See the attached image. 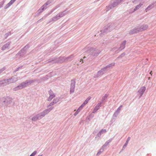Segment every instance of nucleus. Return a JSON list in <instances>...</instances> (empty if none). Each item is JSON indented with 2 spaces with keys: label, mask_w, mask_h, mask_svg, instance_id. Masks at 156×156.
Returning <instances> with one entry per match:
<instances>
[{
  "label": "nucleus",
  "mask_w": 156,
  "mask_h": 156,
  "mask_svg": "<svg viewBox=\"0 0 156 156\" xmlns=\"http://www.w3.org/2000/svg\"><path fill=\"white\" fill-rule=\"evenodd\" d=\"M78 113V112L77 113H76H76H75V115H76Z\"/></svg>",
  "instance_id": "bb28decb"
},
{
  "label": "nucleus",
  "mask_w": 156,
  "mask_h": 156,
  "mask_svg": "<svg viewBox=\"0 0 156 156\" xmlns=\"http://www.w3.org/2000/svg\"><path fill=\"white\" fill-rule=\"evenodd\" d=\"M5 69V67H3L0 69V74L3 71H4Z\"/></svg>",
  "instance_id": "2eb2a0df"
},
{
  "label": "nucleus",
  "mask_w": 156,
  "mask_h": 156,
  "mask_svg": "<svg viewBox=\"0 0 156 156\" xmlns=\"http://www.w3.org/2000/svg\"><path fill=\"white\" fill-rule=\"evenodd\" d=\"M28 83L27 82V83H23L22 84V85L23 86L22 87H25L27 86V85L28 84Z\"/></svg>",
  "instance_id": "ddd939ff"
},
{
  "label": "nucleus",
  "mask_w": 156,
  "mask_h": 156,
  "mask_svg": "<svg viewBox=\"0 0 156 156\" xmlns=\"http://www.w3.org/2000/svg\"><path fill=\"white\" fill-rule=\"evenodd\" d=\"M3 4V3L2 2H1L0 3V8L2 7Z\"/></svg>",
  "instance_id": "412c9836"
},
{
  "label": "nucleus",
  "mask_w": 156,
  "mask_h": 156,
  "mask_svg": "<svg viewBox=\"0 0 156 156\" xmlns=\"http://www.w3.org/2000/svg\"><path fill=\"white\" fill-rule=\"evenodd\" d=\"M10 45V43L8 42L4 45L2 48V50L3 51L7 49H9Z\"/></svg>",
  "instance_id": "39448f33"
},
{
  "label": "nucleus",
  "mask_w": 156,
  "mask_h": 156,
  "mask_svg": "<svg viewBox=\"0 0 156 156\" xmlns=\"http://www.w3.org/2000/svg\"><path fill=\"white\" fill-rule=\"evenodd\" d=\"M37 119V118H32V120H35Z\"/></svg>",
  "instance_id": "5701e85b"
},
{
  "label": "nucleus",
  "mask_w": 156,
  "mask_h": 156,
  "mask_svg": "<svg viewBox=\"0 0 156 156\" xmlns=\"http://www.w3.org/2000/svg\"><path fill=\"white\" fill-rule=\"evenodd\" d=\"M150 79V77L148 78V79L149 80Z\"/></svg>",
  "instance_id": "c85d7f7f"
},
{
  "label": "nucleus",
  "mask_w": 156,
  "mask_h": 156,
  "mask_svg": "<svg viewBox=\"0 0 156 156\" xmlns=\"http://www.w3.org/2000/svg\"><path fill=\"white\" fill-rule=\"evenodd\" d=\"M122 107V106H120V107H119V108H121Z\"/></svg>",
  "instance_id": "cd10ccee"
},
{
  "label": "nucleus",
  "mask_w": 156,
  "mask_h": 156,
  "mask_svg": "<svg viewBox=\"0 0 156 156\" xmlns=\"http://www.w3.org/2000/svg\"><path fill=\"white\" fill-rule=\"evenodd\" d=\"M2 83V81L1 80L0 81V87L3 86Z\"/></svg>",
  "instance_id": "4be33fe9"
},
{
  "label": "nucleus",
  "mask_w": 156,
  "mask_h": 156,
  "mask_svg": "<svg viewBox=\"0 0 156 156\" xmlns=\"http://www.w3.org/2000/svg\"><path fill=\"white\" fill-rule=\"evenodd\" d=\"M106 131L105 129H102L100 132L99 133L100 134H101L102 133H105L106 132Z\"/></svg>",
  "instance_id": "f8f14e48"
},
{
  "label": "nucleus",
  "mask_w": 156,
  "mask_h": 156,
  "mask_svg": "<svg viewBox=\"0 0 156 156\" xmlns=\"http://www.w3.org/2000/svg\"><path fill=\"white\" fill-rule=\"evenodd\" d=\"M2 82V85L3 86H5L9 84V79H7L4 80H1Z\"/></svg>",
  "instance_id": "423d86ee"
},
{
  "label": "nucleus",
  "mask_w": 156,
  "mask_h": 156,
  "mask_svg": "<svg viewBox=\"0 0 156 156\" xmlns=\"http://www.w3.org/2000/svg\"><path fill=\"white\" fill-rule=\"evenodd\" d=\"M152 71H151V72L150 73V74L151 75V76L152 75Z\"/></svg>",
  "instance_id": "a878e982"
},
{
  "label": "nucleus",
  "mask_w": 156,
  "mask_h": 156,
  "mask_svg": "<svg viewBox=\"0 0 156 156\" xmlns=\"http://www.w3.org/2000/svg\"><path fill=\"white\" fill-rule=\"evenodd\" d=\"M16 0H11L10 1V4L13 3Z\"/></svg>",
  "instance_id": "6ab92c4d"
},
{
  "label": "nucleus",
  "mask_w": 156,
  "mask_h": 156,
  "mask_svg": "<svg viewBox=\"0 0 156 156\" xmlns=\"http://www.w3.org/2000/svg\"><path fill=\"white\" fill-rule=\"evenodd\" d=\"M146 88L145 87L143 86L140 87L138 90V92L139 93L140 96L141 97L144 93L146 90Z\"/></svg>",
  "instance_id": "20e7f679"
},
{
  "label": "nucleus",
  "mask_w": 156,
  "mask_h": 156,
  "mask_svg": "<svg viewBox=\"0 0 156 156\" xmlns=\"http://www.w3.org/2000/svg\"><path fill=\"white\" fill-rule=\"evenodd\" d=\"M34 155L32 153L30 156H34Z\"/></svg>",
  "instance_id": "393cba45"
},
{
  "label": "nucleus",
  "mask_w": 156,
  "mask_h": 156,
  "mask_svg": "<svg viewBox=\"0 0 156 156\" xmlns=\"http://www.w3.org/2000/svg\"><path fill=\"white\" fill-rule=\"evenodd\" d=\"M90 97H88L86 100L83 103L82 105L80 106L79 109H78L77 111L78 112H79L80 111V109H81L82 108L84 107L86 104H87L88 102L90 100Z\"/></svg>",
  "instance_id": "7ed1b4c3"
},
{
  "label": "nucleus",
  "mask_w": 156,
  "mask_h": 156,
  "mask_svg": "<svg viewBox=\"0 0 156 156\" xmlns=\"http://www.w3.org/2000/svg\"><path fill=\"white\" fill-rule=\"evenodd\" d=\"M148 27V25L147 24L144 25H143L141 26L140 28H139L138 30H136L134 32H133L132 33H137L140 31H142L143 30H146Z\"/></svg>",
  "instance_id": "f257e3e1"
},
{
  "label": "nucleus",
  "mask_w": 156,
  "mask_h": 156,
  "mask_svg": "<svg viewBox=\"0 0 156 156\" xmlns=\"http://www.w3.org/2000/svg\"><path fill=\"white\" fill-rule=\"evenodd\" d=\"M101 106V104H98L97 106L95 107V109L97 110H98L99 108Z\"/></svg>",
  "instance_id": "9b49d317"
},
{
  "label": "nucleus",
  "mask_w": 156,
  "mask_h": 156,
  "mask_svg": "<svg viewBox=\"0 0 156 156\" xmlns=\"http://www.w3.org/2000/svg\"><path fill=\"white\" fill-rule=\"evenodd\" d=\"M151 7V6L150 5L149 6H148L147 8L146 9V12L148 10V9H149V8H150V7Z\"/></svg>",
  "instance_id": "aec40b11"
},
{
  "label": "nucleus",
  "mask_w": 156,
  "mask_h": 156,
  "mask_svg": "<svg viewBox=\"0 0 156 156\" xmlns=\"http://www.w3.org/2000/svg\"><path fill=\"white\" fill-rule=\"evenodd\" d=\"M5 69V67H3L0 69V74L3 71H4Z\"/></svg>",
  "instance_id": "dca6fc26"
},
{
  "label": "nucleus",
  "mask_w": 156,
  "mask_h": 156,
  "mask_svg": "<svg viewBox=\"0 0 156 156\" xmlns=\"http://www.w3.org/2000/svg\"><path fill=\"white\" fill-rule=\"evenodd\" d=\"M10 6V2L8 3V4L5 6L4 8L5 9H7Z\"/></svg>",
  "instance_id": "4468645a"
},
{
  "label": "nucleus",
  "mask_w": 156,
  "mask_h": 156,
  "mask_svg": "<svg viewBox=\"0 0 156 156\" xmlns=\"http://www.w3.org/2000/svg\"><path fill=\"white\" fill-rule=\"evenodd\" d=\"M141 5H137L136 7V9H138L139 8H140L141 6Z\"/></svg>",
  "instance_id": "a211bd4d"
},
{
  "label": "nucleus",
  "mask_w": 156,
  "mask_h": 156,
  "mask_svg": "<svg viewBox=\"0 0 156 156\" xmlns=\"http://www.w3.org/2000/svg\"><path fill=\"white\" fill-rule=\"evenodd\" d=\"M126 44V41H124L121 44V46H120V48H121V49H123L124 48Z\"/></svg>",
  "instance_id": "6e6552de"
},
{
  "label": "nucleus",
  "mask_w": 156,
  "mask_h": 156,
  "mask_svg": "<svg viewBox=\"0 0 156 156\" xmlns=\"http://www.w3.org/2000/svg\"><path fill=\"white\" fill-rule=\"evenodd\" d=\"M130 137H128V138L127 139V141H126V143L125 144V145L123 146V147H126V146L128 144V143L129 141V140H130Z\"/></svg>",
  "instance_id": "9d476101"
},
{
  "label": "nucleus",
  "mask_w": 156,
  "mask_h": 156,
  "mask_svg": "<svg viewBox=\"0 0 156 156\" xmlns=\"http://www.w3.org/2000/svg\"><path fill=\"white\" fill-rule=\"evenodd\" d=\"M50 96L48 98V101H50L55 97L54 94L51 91L49 92Z\"/></svg>",
  "instance_id": "0eeeda50"
},
{
  "label": "nucleus",
  "mask_w": 156,
  "mask_h": 156,
  "mask_svg": "<svg viewBox=\"0 0 156 156\" xmlns=\"http://www.w3.org/2000/svg\"><path fill=\"white\" fill-rule=\"evenodd\" d=\"M75 81L73 80L71 81V87L70 90V93H73L74 92L75 87Z\"/></svg>",
  "instance_id": "f03ea898"
},
{
  "label": "nucleus",
  "mask_w": 156,
  "mask_h": 156,
  "mask_svg": "<svg viewBox=\"0 0 156 156\" xmlns=\"http://www.w3.org/2000/svg\"><path fill=\"white\" fill-rule=\"evenodd\" d=\"M115 65V63H112L111 64H110L109 66V67H110L111 66H114Z\"/></svg>",
  "instance_id": "f3484780"
},
{
  "label": "nucleus",
  "mask_w": 156,
  "mask_h": 156,
  "mask_svg": "<svg viewBox=\"0 0 156 156\" xmlns=\"http://www.w3.org/2000/svg\"><path fill=\"white\" fill-rule=\"evenodd\" d=\"M58 101V99H54L53 100V102L52 103H51L50 104V105L51 106V105H53L55 104Z\"/></svg>",
  "instance_id": "1a4fd4ad"
},
{
  "label": "nucleus",
  "mask_w": 156,
  "mask_h": 156,
  "mask_svg": "<svg viewBox=\"0 0 156 156\" xmlns=\"http://www.w3.org/2000/svg\"><path fill=\"white\" fill-rule=\"evenodd\" d=\"M33 154L35 155L37 153V151H34L33 153Z\"/></svg>",
  "instance_id": "b1692460"
}]
</instances>
